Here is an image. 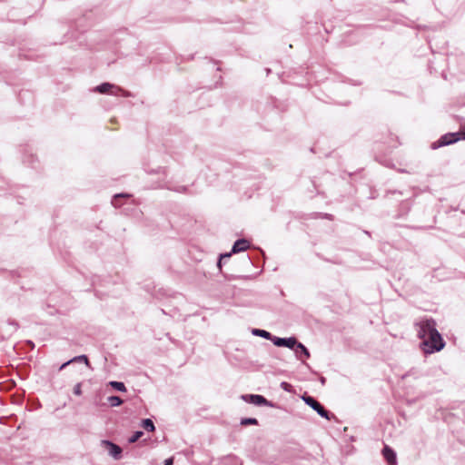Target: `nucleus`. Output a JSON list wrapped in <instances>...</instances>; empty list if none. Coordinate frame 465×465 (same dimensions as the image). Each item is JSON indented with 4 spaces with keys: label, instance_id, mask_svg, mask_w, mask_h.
Masks as SVG:
<instances>
[{
    "label": "nucleus",
    "instance_id": "nucleus-13",
    "mask_svg": "<svg viewBox=\"0 0 465 465\" xmlns=\"http://www.w3.org/2000/svg\"><path fill=\"white\" fill-rule=\"evenodd\" d=\"M142 427L147 430V431H150V432H153L155 430V426H154V423L153 421L147 418V419H143L142 420Z\"/></svg>",
    "mask_w": 465,
    "mask_h": 465
},
{
    "label": "nucleus",
    "instance_id": "nucleus-12",
    "mask_svg": "<svg viewBox=\"0 0 465 465\" xmlns=\"http://www.w3.org/2000/svg\"><path fill=\"white\" fill-rule=\"evenodd\" d=\"M252 333L254 336L262 337L263 339L269 340L272 341V339L273 338V335L262 329H252Z\"/></svg>",
    "mask_w": 465,
    "mask_h": 465
},
{
    "label": "nucleus",
    "instance_id": "nucleus-7",
    "mask_svg": "<svg viewBox=\"0 0 465 465\" xmlns=\"http://www.w3.org/2000/svg\"><path fill=\"white\" fill-rule=\"evenodd\" d=\"M101 445L108 450L109 455L114 460H118L122 458L123 450L119 445L108 440H101Z\"/></svg>",
    "mask_w": 465,
    "mask_h": 465
},
{
    "label": "nucleus",
    "instance_id": "nucleus-17",
    "mask_svg": "<svg viewBox=\"0 0 465 465\" xmlns=\"http://www.w3.org/2000/svg\"><path fill=\"white\" fill-rule=\"evenodd\" d=\"M258 420L256 418H242L240 424L242 426L258 425Z\"/></svg>",
    "mask_w": 465,
    "mask_h": 465
},
{
    "label": "nucleus",
    "instance_id": "nucleus-14",
    "mask_svg": "<svg viewBox=\"0 0 465 465\" xmlns=\"http://www.w3.org/2000/svg\"><path fill=\"white\" fill-rule=\"evenodd\" d=\"M109 386L118 391H122V392L126 391V387H125L124 383L122 381H112L109 382Z\"/></svg>",
    "mask_w": 465,
    "mask_h": 465
},
{
    "label": "nucleus",
    "instance_id": "nucleus-3",
    "mask_svg": "<svg viewBox=\"0 0 465 465\" xmlns=\"http://www.w3.org/2000/svg\"><path fill=\"white\" fill-rule=\"evenodd\" d=\"M465 140V132L448 133L431 144L432 149L452 144L458 141Z\"/></svg>",
    "mask_w": 465,
    "mask_h": 465
},
{
    "label": "nucleus",
    "instance_id": "nucleus-9",
    "mask_svg": "<svg viewBox=\"0 0 465 465\" xmlns=\"http://www.w3.org/2000/svg\"><path fill=\"white\" fill-rule=\"evenodd\" d=\"M382 455L388 465H397L396 452L391 447L385 445L382 449Z\"/></svg>",
    "mask_w": 465,
    "mask_h": 465
},
{
    "label": "nucleus",
    "instance_id": "nucleus-6",
    "mask_svg": "<svg viewBox=\"0 0 465 465\" xmlns=\"http://www.w3.org/2000/svg\"><path fill=\"white\" fill-rule=\"evenodd\" d=\"M242 399L244 401L256 406H272L271 401L260 394H243L242 395Z\"/></svg>",
    "mask_w": 465,
    "mask_h": 465
},
{
    "label": "nucleus",
    "instance_id": "nucleus-5",
    "mask_svg": "<svg viewBox=\"0 0 465 465\" xmlns=\"http://www.w3.org/2000/svg\"><path fill=\"white\" fill-rule=\"evenodd\" d=\"M111 89H114V91L112 92V94H114V95L121 94V95H123L124 97H131V96H133L132 94L129 91L124 90L122 87L114 85V84H110V83H103V84L97 85L94 88V91L98 92L100 94H106Z\"/></svg>",
    "mask_w": 465,
    "mask_h": 465
},
{
    "label": "nucleus",
    "instance_id": "nucleus-2",
    "mask_svg": "<svg viewBox=\"0 0 465 465\" xmlns=\"http://www.w3.org/2000/svg\"><path fill=\"white\" fill-rule=\"evenodd\" d=\"M436 322L430 317H423L414 322L417 336L421 341L425 339L432 329L436 327Z\"/></svg>",
    "mask_w": 465,
    "mask_h": 465
},
{
    "label": "nucleus",
    "instance_id": "nucleus-18",
    "mask_svg": "<svg viewBox=\"0 0 465 465\" xmlns=\"http://www.w3.org/2000/svg\"><path fill=\"white\" fill-rule=\"evenodd\" d=\"M70 361H72V362H84L85 365H87V366L90 365L89 360H88L87 356L84 355V354L79 355V356H75L73 359H71Z\"/></svg>",
    "mask_w": 465,
    "mask_h": 465
},
{
    "label": "nucleus",
    "instance_id": "nucleus-26",
    "mask_svg": "<svg viewBox=\"0 0 465 465\" xmlns=\"http://www.w3.org/2000/svg\"><path fill=\"white\" fill-rule=\"evenodd\" d=\"M325 381H326V379H325L324 377H322V378H321V382H322V384H324V383H325Z\"/></svg>",
    "mask_w": 465,
    "mask_h": 465
},
{
    "label": "nucleus",
    "instance_id": "nucleus-8",
    "mask_svg": "<svg viewBox=\"0 0 465 465\" xmlns=\"http://www.w3.org/2000/svg\"><path fill=\"white\" fill-rule=\"evenodd\" d=\"M272 342L277 347H286L290 350L295 349V344H297V339L295 337H288V338H280L273 336L272 339Z\"/></svg>",
    "mask_w": 465,
    "mask_h": 465
},
{
    "label": "nucleus",
    "instance_id": "nucleus-1",
    "mask_svg": "<svg viewBox=\"0 0 465 465\" xmlns=\"http://www.w3.org/2000/svg\"><path fill=\"white\" fill-rule=\"evenodd\" d=\"M444 346L445 341L436 327L432 329V331L430 332L420 343V348L426 354L438 352L441 351Z\"/></svg>",
    "mask_w": 465,
    "mask_h": 465
},
{
    "label": "nucleus",
    "instance_id": "nucleus-23",
    "mask_svg": "<svg viewBox=\"0 0 465 465\" xmlns=\"http://www.w3.org/2000/svg\"><path fill=\"white\" fill-rule=\"evenodd\" d=\"M281 387L284 390V391H289V388L291 387V385L285 381H282L281 383Z\"/></svg>",
    "mask_w": 465,
    "mask_h": 465
},
{
    "label": "nucleus",
    "instance_id": "nucleus-10",
    "mask_svg": "<svg viewBox=\"0 0 465 465\" xmlns=\"http://www.w3.org/2000/svg\"><path fill=\"white\" fill-rule=\"evenodd\" d=\"M250 246V242L246 239H238L234 242L230 252L238 253L246 251Z\"/></svg>",
    "mask_w": 465,
    "mask_h": 465
},
{
    "label": "nucleus",
    "instance_id": "nucleus-25",
    "mask_svg": "<svg viewBox=\"0 0 465 465\" xmlns=\"http://www.w3.org/2000/svg\"><path fill=\"white\" fill-rule=\"evenodd\" d=\"M70 363H72V361H70V360H69V361H67L66 362L63 363V364L60 366L59 370H60V371H61V370H64V368H66V366H68Z\"/></svg>",
    "mask_w": 465,
    "mask_h": 465
},
{
    "label": "nucleus",
    "instance_id": "nucleus-20",
    "mask_svg": "<svg viewBox=\"0 0 465 465\" xmlns=\"http://www.w3.org/2000/svg\"><path fill=\"white\" fill-rule=\"evenodd\" d=\"M231 256H232V252H225V253L220 254L218 262H217V267L220 269V271L222 270L223 260L228 259Z\"/></svg>",
    "mask_w": 465,
    "mask_h": 465
},
{
    "label": "nucleus",
    "instance_id": "nucleus-24",
    "mask_svg": "<svg viewBox=\"0 0 465 465\" xmlns=\"http://www.w3.org/2000/svg\"><path fill=\"white\" fill-rule=\"evenodd\" d=\"M163 465H173V458L171 457V458L166 459L164 460Z\"/></svg>",
    "mask_w": 465,
    "mask_h": 465
},
{
    "label": "nucleus",
    "instance_id": "nucleus-15",
    "mask_svg": "<svg viewBox=\"0 0 465 465\" xmlns=\"http://www.w3.org/2000/svg\"><path fill=\"white\" fill-rule=\"evenodd\" d=\"M107 401L110 404V406H112V407L120 406L124 402L123 400L119 396H115V395L109 396L107 398Z\"/></svg>",
    "mask_w": 465,
    "mask_h": 465
},
{
    "label": "nucleus",
    "instance_id": "nucleus-16",
    "mask_svg": "<svg viewBox=\"0 0 465 465\" xmlns=\"http://www.w3.org/2000/svg\"><path fill=\"white\" fill-rule=\"evenodd\" d=\"M131 195L128 194V193H118V194H115L112 200V204L114 206V207H120L121 204L119 203V200L121 198H129Z\"/></svg>",
    "mask_w": 465,
    "mask_h": 465
},
{
    "label": "nucleus",
    "instance_id": "nucleus-19",
    "mask_svg": "<svg viewBox=\"0 0 465 465\" xmlns=\"http://www.w3.org/2000/svg\"><path fill=\"white\" fill-rule=\"evenodd\" d=\"M143 435V432L142 430L135 431L128 440L129 443H134L136 442Z\"/></svg>",
    "mask_w": 465,
    "mask_h": 465
},
{
    "label": "nucleus",
    "instance_id": "nucleus-22",
    "mask_svg": "<svg viewBox=\"0 0 465 465\" xmlns=\"http://www.w3.org/2000/svg\"><path fill=\"white\" fill-rule=\"evenodd\" d=\"M168 189L173 190V191L177 192V193H186L187 192V187L183 186V185L176 186V187H173V188L168 187Z\"/></svg>",
    "mask_w": 465,
    "mask_h": 465
},
{
    "label": "nucleus",
    "instance_id": "nucleus-4",
    "mask_svg": "<svg viewBox=\"0 0 465 465\" xmlns=\"http://www.w3.org/2000/svg\"><path fill=\"white\" fill-rule=\"evenodd\" d=\"M304 402L313 409L321 417L330 420L332 414H331L325 408L313 397L305 395L302 397Z\"/></svg>",
    "mask_w": 465,
    "mask_h": 465
},
{
    "label": "nucleus",
    "instance_id": "nucleus-11",
    "mask_svg": "<svg viewBox=\"0 0 465 465\" xmlns=\"http://www.w3.org/2000/svg\"><path fill=\"white\" fill-rule=\"evenodd\" d=\"M292 351L295 352L298 359L301 361H303L302 358V355L304 356L306 359L310 358V351L300 341H297V344H295V349H292Z\"/></svg>",
    "mask_w": 465,
    "mask_h": 465
},
{
    "label": "nucleus",
    "instance_id": "nucleus-21",
    "mask_svg": "<svg viewBox=\"0 0 465 465\" xmlns=\"http://www.w3.org/2000/svg\"><path fill=\"white\" fill-rule=\"evenodd\" d=\"M74 394L76 396L82 395V383L78 382L74 387Z\"/></svg>",
    "mask_w": 465,
    "mask_h": 465
}]
</instances>
